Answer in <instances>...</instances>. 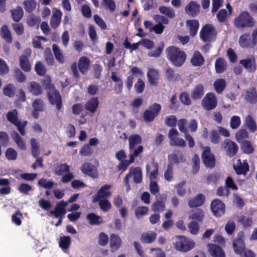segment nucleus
<instances>
[{
  "mask_svg": "<svg viewBox=\"0 0 257 257\" xmlns=\"http://www.w3.org/2000/svg\"><path fill=\"white\" fill-rule=\"evenodd\" d=\"M43 85L46 90L47 96L51 104L55 105L56 109L60 110L62 107V99L59 91L56 89L54 85L51 83V78L47 77L43 80Z\"/></svg>",
  "mask_w": 257,
  "mask_h": 257,
  "instance_id": "f257e3e1",
  "label": "nucleus"
},
{
  "mask_svg": "<svg viewBox=\"0 0 257 257\" xmlns=\"http://www.w3.org/2000/svg\"><path fill=\"white\" fill-rule=\"evenodd\" d=\"M167 59L176 67H180L186 61V53L175 46H169L166 49Z\"/></svg>",
  "mask_w": 257,
  "mask_h": 257,
  "instance_id": "f03ea898",
  "label": "nucleus"
},
{
  "mask_svg": "<svg viewBox=\"0 0 257 257\" xmlns=\"http://www.w3.org/2000/svg\"><path fill=\"white\" fill-rule=\"evenodd\" d=\"M159 165L152 159L151 162L146 165V172L149 176L150 181V191L153 195H156L159 192V189L157 183L155 181L158 175Z\"/></svg>",
  "mask_w": 257,
  "mask_h": 257,
  "instance_id": "7ed1b4c3",
  "label": "nucleus"
},
{
  "mask_svg": "<svg viewBox=\"0 0 257 257\" xmlns=\"http://www.w3.org/2000/svg\"><path fill=\"white\" fill-rule=\"evenodd\" d=\"M255 23L254 19L247 11L241 12L233 21L234 27L239 30L245 28H252L254 26Z\"/></svg>",
  "mask_w": 257,
  "mask_h": 257,
  "instance_id": "20e7f679",
  "label": "nucleus"
},
{
  "mask_svg": "<svg viewBox=\"0 0 257 257\" xmlns=\"http://www.w3.org/2000/svg\"><path fill=\"white\" fill-rule=\"evenodd\" d=\"M91 65L90 60L86 56H81L78 61V66L76 62L71 66V69L74 77L78 79L80 77L78 68L81 74L85 75L89 70Z\"/></svg>",
  "mask_w": 257,
  "mask_h": 257,
  "instance_id": "39448f33",
  "label": "nucleus"
},
{
  "mask_svg": "<svg viewBox=\"0 0 257 257\" xmlns=\"http://www.w3.org/2000/svg\"><path fill=\"white\" fill-rule=\"evenodd\" d=\"M67 206V202L61 200L57 203L54 210L50 211V215H53L54 217L58 218V221L55 224L56 226H59L62 224L63 219L66 213V207Z\"/></svg>",
  "mask_w": 257,
  "mask_h": 257,
  "instance_id": "423d86ee",
  "label": "nucleus"
},
{
  "mask_svg": "<svg viewBox=\"0 0 257 257\" xmlns=\"http://www.w3.org/2000/svg\"><path fill=\"white\" fill-rule=\"evenodd\" d=\"M194 241L184 236H178L176 238L175 248L177 250L187 252L195 246Z\"/></svg>",
  "mask_w": 257,
  "mask_h": 257,
  "instance_id": "0eeeda50",
  "label": "nucleus"
},
{
  "mask_svg": "<svg viewBox=\"0 0 257 257\" xmlns=\"http://www.w3.org/2000/svg\"><path fill=\"white\" fill-rule=\"evenodd\" d=\"M162 109L161 105L157 103H154L149 106L143 113V119L146 122H151L154 120L158 115Z\"/></svg>",
  "mask_w": 257,
  "mask_h": 257,
  "instance_id": "6e6552de",
  "label": "nucleus"
},
{
  "mask_svg": "<svg viewBox=\"0 0 257 257\" xmlns=\"http://www.w3.org/2000/svg\"><path fill=\"white\" fill-rule=\"evenodd\" d=\"M128 149L130 154H133L136 150L141 149L140 154L143 152L144 147L139 145L142 143V137L137 134L131 135L128 139Z\"/></svg>",
  "mask_w": 257,
  "mask_h": 257,
  "instance_id": "1a4fd4ad",
  "label": "nucleus"
},
{
  "mask_svg": "<svg viewBox=\"0 0 257 257\" xmlns=\"http://www.w3.org/2000/svg\"><path fill=\"white\" fill-rule=\"evenodd\" d=\"M222 148L225 150L226 155L232 158L235 156L238 151V146L237 144L233 141L226 139L221 144Z\"/></svg>",
  "mask_w": 257,
  "mask_h": 257,
  "instance_id": "9d476101",
  "label": "nucleus"
},
{
  "mask_svg": "<svg viewBox=\"0 0 257 257\" xmlns=\"http://www.w3.org/2000/svg\"><path fill=\"white\" fill-rule=\"evenodd\" d=\"M201 103L202 106L205 109L207 110H212L217 106V98L213 93H207L202 100Z\"/></svg>",
  "mask_w": 257,
  "mask_h": 257,
  "instance_id": "9b49d317",
  "label": "nucleus"
},
{
  "mask_svg": "<svg viewBox=\"0 0 257 257\" xmlns=\"http://www.w3.org/2000/svg\"><path fill=\"white\" fill-rule=\"evenodd\" d=\"M210 208L213 214L217 217H221L225 213V204L219 199H215L211 201Z\"/></svg>",
  "mask_w": 257,
  "mask_h": 257,
  "instance_id": "f8f14e48",
  "label": "nucleus"
},
{
  "mask_svg": "<svg viewBox=\"0 0 257 257\" xmlns=\"http://www.w3.org/2000/svg\"><path fill=\"white\" fill-rule=\"evenodd\" d=\"M202 159L204 165L208 168H213L215 166V156L211 152L209 147H206L204 150Z\"/></svg>",
  "mask_w": 257,
  "mask_h": 257,
  "instance_id": "ddd939ff",
  "label": "nucleus"
},
{
  "mask_svg": "<svg viewBox=\"0 0 257 257\" xmlns=\"http://www.w3.org/2000/svg\"><path fill=\"white\" fill-rule=\"evenodd\" d=\"M187 124V120L185 118H182L179 120L178 126L179 131L184 134V137L186 141H188L189 148H193L195 146V142L192 136L188 133V130L185 127Z\"/></svg>",
  "mask_w": 257,
  "mask_h": 257,
  "instance_id": "4468645a",
  "label": "nucleus"
},
{
  "mask_svg": "<svg viewBox=\"0 0 257 257\" xmlns=\"http://www.w3.org/2000/svg\"><path fill=\"white\" fill-rule=\"evenodd\" d=\"M214 28L211 25L206 24L203 26L200 32L201 39L204 42H210L213 36Z\"/></svg>",
  "mask_w": 257,
  "mask_h": 257,
  "instance_id": "2eb2a0df",
  "label": "nucleus"
},
{
  "mask_svg": "<svg viewBox=\"0 0 257 257\" xmlns=\"http://www.w3.org/2000/svg\"><path fill=\"white\" fill-rule=\"evenodd\" d=\"M82 172L92 178H97L98 176L97 170L94 165L90 163H85L81 167Z\"/></svg>",
  "mask_w": 257,
  "mask_h": 257,
  "instance_id": "dca6fc26",
  "label": "nucleus"
},
{
  "mask_svg": "<svg viewBox=\"0 0 257 257\" xmlns=\"http://www.w3.org/2000/svg\"><path fill=\"white\" fill-rule=\"evenodd\" d=\"M128 176V179H130L132 176H133L134 181L136 184H139L142 181V171L140 167H131L130 168L129 172L125 175V176Z\"/></svg>",
  "mask_w": 257,
  "mask_h": 257,
  "instance_id": "f3484780",
  "label": "nucleus"
},
{
  "mask_svg": "<svg viewBox=\"0 0 257 257\" xmlns=\"http://www.w3.org/2000/svg\"><path fill=\"white\" fill-rule=\"evenodd\" d=\"M239 63L248 72H254L256 69V64L254 57L252 56L248 58L240 60Z\"/></svg>",
  "mask_w": 257,
  "mask_h": 257,
  "instance_id": "a211bd4d",
  "label": "nucleus"
},
{
  "mask_svg": "<svg viewBox=\"0 0 257 257\" xmlns=\"http://www.w3.org/2000/svg\"><path fill=\"white\" fill-rule=\"evenodd\" d=\"M111 186L110 185H104L102 186L98 191L97 194L93 198V202L95 203L99 200L100 199H106L111 195V192L109 191Z\"/></svg>",
  "mask_w": 257,
  "mask_h": 257,
  "instance_id": "6ab92c4d",
  "label": "nucleus"
},
{
  "mask_svg": "<svg viewBox=\"0 0 257 257\" xmlns=\"http://www.w3.org/2000/svg\"><path fill=\"white\" fill-rule=\"evenodd\" d=\"M141 150V149L140 148L138 150H136L133 154H130L129 160L120 161V163L117 166L118 170L125 171L130 164L134 162L135 158L139 156Z\"/></svg>",
  "mask_w": 257,
  "mask_h": 257,
  "instance_id": "aec40b11",
  "label": "nucleus"
},
{
  "mask_svg": "<svg viewBox=\"0 0 257 257\" xmlns=\"http://www.w3.org/2000/svg\"><path fill=\"white\" fill-rule=\"evenodd\" d=\"M200 9V5L195 1H190L185 8L186 14L192 18L195 17L199 13Z\"/></svg>",
  "mask_w": 257,
  "mask_h": 257,
  "instance_id": "412c9836",
  "label": "nucleus"
},
{
  "mask_svg": "<svg viewBox=\"0 0 257 257\" xmlns=\"http://www.w3.org/2000/svg\"><path fill=\"white\" fill-rule=\"evenodd\" d=\"M208 251L212 257H225L223 249L219 245L214 243L207 244Z\"/></svg>",
  "mask_w": 257,
  "mask_h": 257,
  "instance_id": "4be33fe9",
  "label": "nucleus"
},
{
  "mask_svg": "<svg viewBox=\"0 0 257 257\" xmlns=\"http://www.w3.org/2000/svg\"><path fill=\"white\" fill-rule=\"evenodd\" d=\"M238 43L240 46L242 48H253L254 46L252 40L250 39V36L249 33H244L242 34L239 37Z\"/></svg>",
  "mask_w": 257,
  "mask_h": 257,
  "instance_id": "5701e85b",
  "label": "nucleus"
},
{
  "mask_svg": "<svg viewBox=\"0 0 257 257\" xmlns=\"http://www.w3.org/2000/svg\"><path fill=\"white\" fill-rule=\"evenodd\" d=\"M205 201V197L203 194H199L188 201V206L190 208L200 207L203 204Z\"/></svg>",
  "mask_w": 257,
  "mask_h": 257,
  "instance_id": "b1692460",
  "label": "nucleus"
},
{
  "mask_svg": "<svg viewBox=\"0 0 257 257\" xmlns=\"http://www.w3.org/2000/svg\"><path fill=\"white\" fill-rule=\"evenodd\" d=\"M204 58L201 53L198 50L194 52L191 58L190 62L194 67H199L204 63Z\"/></svg>",
  "mask_w": 257,
  "mask_h": 257,
  "instance_id": "393cba45",
  "label": "nucleus"
},
{
  "mask_svg": "<svg viewBox=\"0 0 257 257\" xmlns=\"http://www.w3.org/2000/svg\"><path fill=\"white\" fill-rule=\"evenodd\" d=\"M62 16V13L60 10H56L52 15L50 23L53 29H55L59 27L61 22Z\"/></svg>",
  "mask_w": 257,
  "mask_h": 257,
  "instance_id": "a878e982",
  "label": "nucleus"
},
{
  "mask_svg": "<svg viewBox=\"0 0 257 257\" xmlns=\"http://www.w3.org/2000/svg\"><path fill=\"white\" fill-rule=\"evenodd\" d=\"M246 101L250 104L257 102V91L255 87L249 88L247 90L244 97Z\"/></svg>",
  "mask_w": 257,
  "mask_h": 257,
  "instance_id": "bb28decb",
  "label": "nucleus"
},
{
  "mask_svg": "<svg viewBox=\"0 0 257 257\" xmlns=\"http://www.w3.org/2000/svg\"><path fill=\"white\" fill-rule=\"evenodd\" d=\"M121 245V239L118 235L111 234L110 237V246L112 252L117 250Z\"/></svg>",
  "mask_w": 257,
  "mask_h": 257,
  "instance_id": "cd10ccee",
  "label": "nucleus"
},
{
  "mask_svg": "<svg viewBox=\"0 0 257 257\" xmlns=\"http://www.w3.org/2000/svg\"><path fill=\"white\" fill-rule=\"evenodd\" d=\"M99 105V100L97 97H91L85 103L84 107L85 108L91 113H94Z\"/></svg>",
  "mask_w": 257,
  "mask_h": 257,
  "instance_id": "c85d7f7f",
  "label": "nucleus"
},
{
  "mask_svg": "<svg viewBox=\"0 0 257 257\" xmlns=\"http://www.w3.org/2000/svg\"><path fill=\"white\" fill-rule=\"evenodd\" d=\"M204 87L202 84H199L195 86L192 90L191 96L193 100L200 99L204 95Z\"/></svg>",
  "mask_w": 257,
  "mask_h": 257,
  "instance_id": "c756f323",
  "label": "nucleus"
},
{
  "mask_svg": "<svg viewBox=\"0 0 257 257\" xmlns=\"http://www.w3.org/2000/svg\"><path fill=\"white\" fill-rule=\"evenodd\" d=\"M147 78L151 85L157 86L158 83L159 73L156 69H150L147 73Z\"/></svg>",
  "mask_w": 257,
  "mask_h": 257,
  "instance_id": "7c9ffc66",
  "label": "nucleus"
},
{
  "mask_svg": "<svg viewBox=\"0 0 257 257\" xmlns=\"http://www.w3.org/2000/svg\"><path fill=\"white\" fill-rule=\"evenodd\" d=\"M186 25L189 29V34L191 37H194L198 30L199 23L195 19L188 20L186 21Z\"/></svg>",
  "mask_w": 257,
  "mask_h": 257,
  "instance_id": "2f4dec72",
  "label": "nucleus"
},
{
  "mask_svg": "<svg viewBox=\"0 0 257 257\" xmlns=\"http://www.w3.org/2000/svg\"><path fill=\"white\" fill-rule=\"evenodd\" d=\"M245 243L241 237H238L233 242V247L235 253L241 254L244 251Z\"/></svg>",
  "mask_w": 257,
  "mask_h": 257,
  "instance_id": "473e14b6",
  "label": "nucleus"
},
{
  "mask_svg": "<svg viewBox=\"0 0 257 257\" xmlns=\"http://www.w3.org/2000/svg\"><path fill=\"white\" fill-rule=\"evenodd\" d=\"M157 238V233L153 231L144 232L141 236V241L144 243L153 242Z\"/></svg>",
  "mask_w": 257,
  "mask_h": 257,
  "instance_id": "72a5a7b5",
  "label": "nucleus"
},
{
  "mask_svg": "<svg viewBox=\"0 0 257 257\" xmlns=\"http://www.w3.org/2000/svg\"><path fill=\"white\" fill-rule=\"evenodd\" d=\"M168 160L169 163H172V165L183 162L184 161L182 152L179 150L175 151L170 155L168 156Z\"/></svg>",
  "mask_w": 257,
  "mask_h": 257,
  "instance_id": "f704fd0d",
  "label": "nucleus"
},
{
  "mask_svg": "<svg viewBox=\"0 0 257 257\" xmlns=\"http://www.w3.org/2000/svg\"><path fill=\"white\" fill-rule=\"evenodd\" d=\"M227 63L223 58H217L215 62V69L217 73H222L227 69Z\"/></svg>",
  "mask_w": 257,
  "mask_h": 257,
  "instance_id": "c9c22d12",
  "label": "nucleus"
},
{
  "mask_svg": "<svg viewBox=\"0 0 257 257\" xmlns=\"http://www.w3.org/2000/svg\"><path fill=\"white\" fill-rule=\"evenodd\" d=\"M20 67L25 72H29L31 70V65L29 57L25 55H22L19 57Z\"/></svg>",
  "mask_w": 257,
  "mask_h": 257,
  "instance_id": "e433bc0d",
  "label": "nucleus"
},
{
  "mask_svg": "<svg viewBox=\"0 0 257 257\" xmlns=\"http://www.w3.org/2000/svg\"><path fill=\"white\" fill-rule=\"evenodd\" d=\"M86 219L89 220V224L92 225H99L103 222L101 216L93 212L87 214Z\"/></svg>",
  "mask_w": 257,
  "mask_h": 257,
  "instance_id": "4c0bfd02",
  "label": "nucleus"
},
{
  "mask_svg": "<svg viewBox=\"0 0 257 257\" xmlns=\"http://www.w3.org/2000/svg\"><path fill=\"white\" fill-rule=\"evenodd\" d=\"M0 34L1 37L7 43H12L13 41L12 35L7 25H4L1 27Z\"/></svg>",
  "mask_w": 257,
  "mask_h": 257,
  "instance_id": "58836bf2",
  "label": "nucleus"
},
{
  "mask_svg": "<svg viewBox=\"0 0 257 257\" xmlns=\"http://www.w3.org/2000/svg\"><path fill=\"white\" fill-rule=\"evenodd\" d=\"M11 12L12 19L15 22H19L24 16L23 10L20 6H18L16 9L11 10Z\"/></svg>",
  "mask_w": 257,
  "mask_h": 257,
  "instance_id": "ea45409f",
  "label": "nucleus"
},
{
  "mask_svg": "<svg viewBox=\"0 0 257 257\" xmlns=\"http://www.w3.org/2000/svg\"><path fill=\"white\" fill-rule=\"evenodd\" d=\"M244 124L247 128L252 133H254L257 130V125L252 117L248 114L245 117Z\"/></svg>",
  "mask_w": 257,
  "mask_h": 257,
  "instance_id": "a19ab883",
  "label": "nucleus"
},
{
  "mask_svg": "<svg viewBox=\"0 0 257 257\" xmlns=\"http://www.w3.org/2000/svg\"><path fill=\"white\" fill-rule=\"evenodd\" d=\"M240 162V164L238 166H234V169L236 173L238 175H245L246 173L249 171V165L247 162H243L241 163L240 160H238Z\"/></svg>",
  "mask_w": 257,
  "mask_h": 257,
  "instance_id": "79ce46f5",
  "label": "nucleus"
},
{
  "mask_svg": "<svg viewBox=\"0 0 257 257\" xmlns=\"http://www.w3.org/2000/svg\"><path fill=\"white\" fill-rule=\"evenodd\" d=\"M31 153L33 156L37 158L40 154V144L35 138H32L30 141Z\"/></svg>",
  "mask_w": 257,
  "mask_h": 257,
  "instance_id": "37998d69",
  "label": "nucleus"
},
{
  "mask_svg": "<svg viewBox=\"0 0 257 257\" xmlns=\"http://www.w3.org/2000/svg\"><path fill=\"white\" fill-rule=\"evenodd\" d=\"M213 86L216 92L221 93L226 87V81L222 78L217 79L214 82Z\"/></svg>",
  "mask_w": 257,
  "mask_h": 257,
  "instance_id": "c03bdc74",
  "label": "nucleus"
},
{
  "mask_svg": "<svg viewBox=\"0 0 257 257\" xmlns=\"http://www.w3.org/2000/svg\"><path fill=\"white\" fill-rule=\"evenodd\" d=\"M240 143L241 149L244 153L250 154L254 152V149L250 141L248 140H244Z\"/></svg>",
  "mask_w": 257,
  "mask_h": 257,
  "instance_id": "a18cd8bd",
  "label": "nucleus"
},
{
  "mask_svg": "<svg viewBox=\"0 0 257 257\" xmlns=\"http://www.w3.org/2000/svg\"><path fill=\"white\" fill-rule=\"evenodd\" d=\"M160 13L165 15L170 19H173L175 17L174 10L171 7L166 6H160L159 8Z\"/></svg>",
  "mask_w": 257,
  "mask_h": 257,
  "instance_id": "49530a36",
  "label": "nucleus"
},
{
  "mask_svg": "<svg viewBox=\"0 0 257 257\" xmlns=\"http://www.w3.org/2000/svg\"><path fill=\"white\" fill-rule=\"evenodd\" d=\"M52 50L54 53V55L56 58V59L60 63H63L64 62L65 59L64 57L62 54V52L59 47V46L56 44H54L52 45Z\"/></svg>",
  "mask_w": 257,
  "mask_h": 257,
  "instance_id": "de8ad7c7",
  "label": "nucleus"
},
{
  "mask_svg": "<svg viewBox=\"0 0 257 257\" xmlns=\"http://www.w3.org/2000/svg\"><path fill=\"white\" fill-rule=\"evenodd\" d=\"M16 91V87L12 83H9L7 84L3 88L4 94L9 97H13L14 96Z\"/></svg>",
  "mask_w": 257,
  "mask_h": 257,
  "instance_id": "09e8293b",
  "label": "nucleus"
},
{
  "mask_svg": "<svg viewBox=\"0 0 257 257\" xmlns=\"http://www.w3.org/2000/svg\"><path fill=\"white\" fill-rule=\"evenodd\" d=\"M30 91L34 95H39L42 93L41 85L37 82L32 81L30 83Z\"/></svg>",
  "mask_w": 257,
  "mask_h": 257,
  "instance_id": "8fccbe9b",
  "label": "nucleus"
},
{
  "mask_svg": "<svg viewBox=\"0 0 257 257\" xmlns=\"http://www.w3.org/2000/svg\"><path fill=\"white\" fill-rule=\"evenodd\" d=\"M174 168L172 163H169L167 168L164 172V178L168 182H171L174 178Z\"/></svg>",
  "mask_w": 257,
  "mask_h": 257,
  "instance_id": "3c124183",
  "label": "nucleus"
},
{
  "mask_svg": "<svg viewBox=\"0 0 257 257\" xmlns=\"http://www.w3.org/2000/svg\"><path fill=\"white\" fill-rule=\"evenodd\" d=\"M204 217V212L201 209H197L195 211L193 212L189 216L190 219L197 220L199 222H202Z\"/></svg>",
  "mask_w": 257,
  "mask_h": 257,
  "instance_id": "603ef678",
  "label": "nucleus"
},
{
  "mask_svg": "<svg viewBox=\"0 0 257 257\" xmlns=\"http://www.w3.org/2000/svg\"><path fill=\"white\" fill-rule=\"evenodd\" d=\"M101 6L105 9H108L110 12H113L116 10V4L114 0H102Z\"/></svg>",
  "mask_w": 257,
  "mask_h": 257,
  "instance_id": "864d4df0",
  "label": "nucleus"
},
{
  "mask_svg": "<svg viewBox=\"0 0 257 257\" xmlns=\"http://www.w3.org/2000/svg\"><path fill=\"white\" fill-rule=\"evenodd\" d=\"M97 202L100 208L104 212H108L111 208V203L107 199H100Z\"/></svg>",
  "mask_w": 257,
  "mask_h": 257,
  "instance_id": "5fc2aeb1",
  "label": "nucleus"
},
{
  "mask_svg": "<svg viewBox=\"0 0 257 257\" xmlns=\"http://www.w3.org/2000/svg\"><path fill=\"white\" fill-rule=\"evenodd\" d=\"M23 5L25 11L31 13L36 9L37 2L35 0H26L23 2Z\"/></svg>",
  "mask_w": 257,
  "mask_h": 257,
  "instance_id": "6e6d98bb",
  "label": "nucleus"
},
{
  "mask_svg": "<svg viewBox=\"0 0 257 257\" xmlns=\"http://www.w3.org/2000/svg\"><path fill=\"white\" fill-rule=\"evenodd\" d=\"M7 118L8 121L13 123L16 124L19 121L18 119V111L16 109H14L12 111H9L7 113Z\"/></svg>",
  "mask_w": 257,
  "mask_h": 257,
  "instance_id": "4d7b16f0",
  "label": "nucleus"
},
{
  "mask_svg": "<svg viewBox=\"0 0 257 257\" xmlns=\"http://www.w3.org/2000/svg\"><path fill=\"white\" fill-rule=\"evenodd\" d=\"M165 204L164 201L157 200L154 202L152 205V210L158 213L163 211L165 209Z\"/></svg>",
  "mask_w": 257,
  "mask_h": 257,
  "instance_id": "13d9d810",
  "label": "nucleus"
},
{
  "mask_svg": "<svg viewBox=\"0 0 257 257\" xmlns=\"http://www.w3.org/2000/svg\"><path fill=\"white\" fill-rule=\"evenodd\" d=\"M71 244V238L68 236H63L60 237L59 242V246L62 249H67L69 248Z\"/></svg>",
  "mask_w": 257,
  "mask_h": 257,
  "instance_id": "bf43d9fd",
  "label": "nucleus"
},
{
  "mask_svg": "<svg viewBox=\"0 0 257 257\" xmlns=\"http://www.w3.org/2000/svg\"><path fill=\"white\" fill-rule=\"evenodd\" d=\"M94 153L93 149L89 145L85 144L80 149L79 154L82 157L90 156Z\"/></svg>",
  "mask_w": 257,
  "mask_h": 257,
  "instance_id": "052dcab7",
  "label": "nucleus"
},
{
  "mask_svg": "<svg viewBox=\"0 0 257 257\" xmlns=\"http://www.w3.org/2000/svg\"><path fill=\"white\" fill-rule=\"evenodd\" d=\"M179 99L180 101L185 105H190L191 104L192 101L190 94L187 91L182 92L180 94Z\"/></svg>",
  "mask_w": 257,
  "mask_h": 257,
  "instance_id": "680f3d73",
  "label": "nucleus"
},
{
  "mask_svg": "<svg viewBox=\"0 0 257 257\" xmlns=\"http://www.w3.org/2000/svg\"><path fill=\"white\" fill-rule=\"evenodd\" d=\"M149 208L145 206H139L135 209V215L137 219H141L148 213Z\"/></svg>",
  "mask_w": 257,
  "mask_h": 257,
  "instance_id": "e2e57ef3",
  "label": "nucleus"
},
{
  "mask_svg": "<svg viewBox=\"0 0 257 257\" xmlns=\"http://www.w3.org/2000/svg\"><path fill=\"white\" fill-rule=\"evenodd\" d=\"M38 184L44 188L51 189L54 185V182L52 180L47 181L46 179L42 178L38 181Z\"/></svg>",
  "mask_w": 257,
  "mask_h": 257,
  "instance_id": "0e129e2a",
  "label": "nucleus"
},
{
  "mask_svg": "<svg viewBox=\"0 0 257 257\" xmlns=\"http://www.w3.org/2000/svg\"><path fill=\"white\" fill-rule=\"evenodd\" d=\"M235 137L238 143H241L244 139L248 137V134L245 130L241 129L237 131Z\"/></svg>",
  "mask_w": 257,
  "mask_h": 257,
  "instance_id": "69168bd1",
  "label": "nucleus"
},
{
  "mask_svg": "<svg viewBox=\"0 0 257 257\" xmlns=\"http://www.w3.org/2000/svg\"><path fill=\"white\" fill-rule=\"evenodd\" d=\"M5 155L8 160H16L17 158V152L13 148H9L5 152Z\"/></svg>",
  "mask_w": 257,
  "mask_h": 257,
  "instance_id": "338daca9",
  "label": "nucleus"
},
{
  "mask_svg": "<svg viewBox=\"0 0 257 257\" xmlns=\"http://www.w3.org/2000/svg\"><path fill=\"white\" fill-rule=\"evenodd\" d=\"M190 232L194 235L197 234L199 232V225L197 222L192 220L188 225Z\"/></svg>",
  "mask_w": 257,
  "mask_h": 257,
  "instance_id": "774afa93",
  "label": "nucleus"
}]
</instances>
